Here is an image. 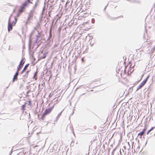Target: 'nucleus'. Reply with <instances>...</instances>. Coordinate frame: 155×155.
<instances>
[{
	"label": "nucleus",
	"instance_id": "obj_1",
	"mask_svg": "<svg viewBox=\"0 0 155 155\" xmlns=\"http://www.w3.org/2000/svg\"><path fill=\"white\" fill-rule=\"evenodd\" d=\"M53 107L54 106H53L52 107H51L48 108L46 109L44 113L41 115V119L42 120H43L45 117V116L49 114L51 112Z\"/></svg>",
	"mask_w": 155,
	"mask_h": 155
},
{
	"label": "nucleus",
	"instance_id": "obj_2",
	"mask_svg": "<svg viewBox=\"0 0 155 155\" xmlns=\"http://www.w3.org/2000/svg\"><path fill=\"white\" fill-rule=\"evenodd\" d=\"M34 12L35 11H32V10L30 11V12L27 18L28 22L29 20H30L32 18L34 15Z\"/></svg>",
	"mask_w": 155,
	"mask_h": 155
},
{
	"label": "nucleus",
	"instance_id": "obj_3",
	"mask_svg": "<svg viewBox=\"0 0 155 155\" xmlns=\"http://www.w3.org/2000/svg\"><path fill=\"white\" fill-rule=\"evenodd\" d=\"M19 74V73L18 71H16L15 74L12 80L13 82H14L15 81L17 80L18 76Z\"/></svg>",
	"mask_w": 155,
	"mask_h": 155
},
{
	"label": "nucleus",
	"instance_id": "obj_4",
	"mask_svg": "<svg viewBox=\"0 0 155 155\" xmlns=\"http://www.w3.org/2000/svg\"><path fill=\"white\" fill-rule=\"evenodd\" d=\"M29 2V0H27L25 1V2L22 4L21 6V8L25 9V7L28 4Z\"/></svg>",
	"mask_w": 155,
	"mask_h": 155
},
{
	"label": "nucleus",
	"instance_id": "obj_5",
	"mask_svg": "<svg viewBox=\"0 0 155 155\" xmlns=\"http://www.w3.org/2000/svg\"><path fill=\"white\" fill-rule=\"evenodd\" d=\"M13 25L11 22H8V32L10 31L12 29Z\"/></svg>",
	"mask_w": 155,
	"mask_h": 155
},
{
	"label": "nucleus",
	"instance_id": "obj_6",
	"mask_svg": "<svg viewBox=\"0 0 155 155\" xmlns=\"http://www.w3.org/2000/svg\"><path fill=\"white\" fill-rule=\"evenodd\" d=\"M150 75H148L146 78L140 84L143 86L146 83Z\"/></svg>",
	"mask_w": 155,
	"mask_h": 155
},
{
	"label": "nucleus",
	"instance_id": "obj_7",
	"mask_svg": "<svg viewBox=\"0 0 155 155\" xmlns=\"http://www.w3.org/2000/svg\"><path fill=\"white\" fill-rule=\"evenodd\" d=\"M146 128H144L142 131H141V132H140L139 133V134H138V136H140L141 137L142 136H143L144 134V133L146 131Z\"/></svg>",
	"mask_w": 155,
	"mask_h": 155
},
{
	"label": "nucleus",
	"instance_id": "obj_8",
	"mask_svg": "<svg viewBox=\"0 0 155 155\" xmlns=\"http://www.w3.org/2000/svg\"><path fill=\"white\" fill-rule=\"evenodd\" d=\"M29 64H26L24 67V68L23 69V70H22V71L20 72V74H22L27 69V68H28V66H29Z\"/></svg>",
	"mask_w": 155,
	"mask_h": 155
},
{
	"label": "nucleus",
	"instance_id": "obj_9",
	"mask_svg": "<svg viewBox=\"0 0 155 155\" xmlns=\"http://www.w3.org/2000/svg\"><path fill=\"white\" fill-rule=\"evenodd\" d=\"M52 27V25H51V26L50 27V31H49V34L48 38V39H47L48 41L51 38L52 36V34L51 33V29Z\"/></svg>",
	"mask_w": 155,
	"mask_h": 155
},
{
	"label": "nucleus",
	"instance_id": "obj_10",
	"mask_svg": "<svg viewBox=\"0 0 155 155\" xmlns=\"http://www.w3.org/2000/svg\"><path fill=\"white\" fill-rule=\"evenodd\" d=\"M25 58H23L21 60L20 63V64H19V65H22V66H23V64H24V63H25Z\"/></svg>",
	"mask_w": 155,
	"mask_h": 155
},
{
	"label": "nucleus",
	"instance_id": "obj_11",
	"mask_svg": "<svg viewBox=\"0 0 155 155\" xmlns=\"http://www.w3.org/2000/svg\"><path fill=\"white\" fill-rule=\"evenodd\" d=\"M32 43V41L31 38H29V41L28 43V47L29 48L31 47V44Z\"/></svg>",
	"mask_w": 155,
	"mask_h": 155
},
{
	"label": "nucleus",
	"instance_id": "obj_12",
	"mask_svg": "<svg viewBox=\"0 0 155 155\" xmlns=\"http://www.w3.org/2000/svg\"><path fill=\"white\" fill-rule=\"evenodd\" d=\"M22 65H19L18 67L17 70L16 71H18V73H19V71L21 70V68L22 67Z\"/></svg>",
	"mask_w": 155,
	"mask_h": 155
},
{
	"label": "nucleus",
	"instance_id": "obj_13",
	"mask_svg": "<svg viewBox=\"0 0 155 155\" xmlns=\"http://www.w3.org/2000/svg\"><path fill=\"white\" fill-rule=\"evenodd\" d=\"M153 79H152L151 80V83H150V85H151V84L153 83ZM151 89H152V88H151V87H150V86H149L148 87V90H147V91H148V90H151Z\"/></svg>",
	"mask_w": 155,
	"mask_h": 155
},
{
	"label": "nucleus",
	"instance_id": "obj_14",
	"mask_svg": "<svg viewBox=\"0 0 155 155\" xmlns=\"http://www.w3.org/2000/svg\"><path fill=\"white\" fill-rule=\"evenodd\" d=\"M37 73L38 72L37 71H36L35 73L34 76L33 77V78L34 79H35V80H36L37 79Z\"/></svg>",
	"mask_w": 155,
	"mask_h": 155
},
{
	"label": "nucleus",
	"instance_id": "obj_15",
	"mask_svg": "<svg viewBox=\"0 0 155 155\" xmlns=\"http://www.w3.org/2000/svg\"><path fill=\"white\" fill-rule=\"evenodd\" d=\"M131 2L140 3V1L137 0H132V1H131Z\"/></svg>",
	"mask_w": 155,
	"mask_h": 155
},
{
	"label": "nucleus",
	"instance_id": "obj_16",
	"mask_svg": "<svg viewBox=\"0 0 155 155\" xmlns=\"http://www.w3.org/2000/svg\"><path fill=\"white\" fill-rule=\"evenodd\" d=\"M37 2H36L35 5L33 7V9H32V11H35V8H36V7L37 6Z\"/></svg>",
	"mask_w": 155,
	"mask_h": 155
},
{
	"label": "nucleus",
	"instance_id": "obj_17",
	"mask_svg": "<svg viewBox=\"0 0 155 155\" xmlns=\"http://www.w3.org/2000/svg\"><path fill=\"white\" fill-rule=\"evenodd\" d=\"M24 10V8H21V7L20 8L18 12L19 13L21 14L23 12Z\"/></svg>",
	"mask_w": 155,
	"mask_h": 155
},
{
	"label": "nucleus",
	"instance_id": "obj_18",
	"mask_svg": "<svg viewBox=\"0 0 155 155\" xmlns=\"http://www.w3.org/2000/svg\"><path fill=\"white\" fill-rule=\"evenodd\" d=\"M15 20L13 21L12 22V23H11L13 25H15V24H16V23L17 22V18L16 17H15Z\"/></svg>",
	"mask_w": 155,
	"mask_h": 155
},
{
	"label": "nucleus",
	"instance_id": "obj_19",
	"mask_svg": "<svg viewBox=\"0 0 155 155\" xmlns=\"http://www.w3.org/2000/svg\"><path fill=\"white\" fill-rule=\"evenodd\" d=\"M155 127V126L154 127H152L147 132V134H148L150 132V131H151V130H153L154 128Z\"/></svg>",
	"mask_w": 155,
	"mask_h": 155
},
{
	"label": "nucleus",
	"instance_id": "obj_20",
	"mask_svg": "<svg viewBox=\"0 0 155 155\" xmlns=\"http://www.w3.org/2000/svg\"><path fill=\"white\" fill-rule=\"evenodd\" d=\"M143 87V86L140 84H139V85L138 86L136 91H137V90H139V89Z\"/></svg>",
	"mask_w": 155,
	"mask_h": 155
},
{
	"label": "nucleus",
	"instance_id": "obj_21",
	"mask_svg": "<svg viewBox=\"0 0 155 155\" xmlns=\"http://www.w3.org/2000/svg\"><path fill=\"white\" fill-rule=\"evenodd\" d=\"M108 18L110 20H113L116 19V18H114L112 17H110L109 16H107Z\"/></svg>",
	"mask_w": 155,
	"mask_h": 155
},
{
	"label": "nucleus",
	"instance_id": "obj_22",
	"mask_svg": "<svg viewBox=\"0 0 155 155\" xmlns=\"http://www.w3.org/2000/svg\"><path fill=\"white\" fill-rule=\"evenodd\" d=\"M26 104V103H25L24 104L22 105V106H21V110H24L25 109V107Z\"/></svg>",
	"mask_w": 155,
	"mask_h": 155
},
{
	"label": "nucleus",
	"instance_id": "obj_23",
	"mask_svg": "<svg viewBox=\"0 0 155 155\" xmlns=\"http://www.w3.org/2000/svg\"><path fill=\"white\" fill-rule=\"evenodd\" d=\"M29 72V71H27L26 72L25 74L23 76V77H27L28 76V72Z\"/></svg>",
	"mask_w": 155,
	"mask_h": 155
},
{
	"label": "nucleus",
	"instance_id": "obj_24",
	"mask_svg": "<svg viewBox=\"0 0 155 155\" xmlns=\"http://www.w3.org/2000/svg\"><path fill=\"white\" fill-rule=\"evenodd\" d=\"M46 57V54L45 53L44 54L43 57H42L41 58H42V59H45V58Z\"/></svg>",
	"mask_w": 155,
	"mask_h": 155
},
{
	"label": "nucleus",
	"instance_id": "obj_25",
	"mask_svg": "<svg viewBox=\"0 0 155 155\" xmlns=\"http://www.w3.org/2000/svg\"><path fill=\"white\" fill-rule=\"evenodd\" d=\"M116 148H117V147H116L114 149H113V150L112 152V155H114V152H115V151Z\"/></svg>",
	"mask_w": 155,
	"mask_h": 155
},
{
	"label": "nucleus",
	"instance_id": "obj_26",
	"mask_svg": "<svg viewBox=\"0 0 155 155\" xmlns=\"http://www.w3.org/2000/svg\"><path fill=\"white\" fill-rule=\"evenodd\" d=\"M12 16V14L10 16V17H9V19H8V22H9V23L10 22V20H11V17Z\"/></svg>",
	"mask_w": 155,
	"mask_h": 155
},
{
	"label": "nucleus",
	"instance_id": "obj_27",
	"mask_svg": "<svg viewBox=\"0 0 155 155\" xmlns=\"http://www.w3.org/2000/svg\"><path fill=\"white\" fill-rule=\"evenodd\" d=\"M36 37H37V38L35 40V42H36V43L37 42V40H38V38H39V37L38 36V35H36Z\"/></svg>",
	"mask_w": 155,
	"mask_h": 155
},
{
	"label": "nucleus",
	"instance_id": "obj_28",
	"mask_svg": "<svg viewBox=\"0 0 155 155\" xmlns=\"http://www.w3.org/2000/svg\"><path fill=\"white\" fill-rule=\"evenodd\" d=\"M61 28H60V27L59 28V29H58V31L59 33H60V32L61 31Z\"/></svg>",
	"mask_w": 155,
	"mask_h": 155
},
{
	"label": "nucleus",
	"instance_id": "obj_29",
	"mask_svg": "<svg viewBox=\"0 0 155 155\" xmlns=\"http://www.w3.org/2000/svg\"><path fill=\"white\" fill-rule=\"evenodd\" d=\"M140 149V147L138 146L137 147V148L136 151L138 150L137 151V152H139L138 150Z\"/></svg>",
	"mask_w": 155,
	"mask_h": 155
},
{
	"label": "nucleus",
	"instance_id": "obj_30",
	"mask_svg": "<svg viewBox=\"0 0 155 155\" xmlns=\"http://www.w3.org/2000/svg\"><path fill=\"white\" fill-rule=\"evenodd\" d=\"M28 104L30 105L31 104V102L30 101H28Z\"/></svg>",
	"mask_w": 155,
	"mask_h": 155
},
{
	"label": "nucleus",
	"instance_id": "obj_31",
	"mask_svg": "<svg viewBox=\"0 0 155 155\" xmlns=\"http://www.w3.org/2000/svg\"><path fill=\"white\" fill-rule=\"evenodd\" d=\"M20 14H21L20 13H19L18 12V13L17 14V17H19Z\"/></svg>",
	"mask_w": 155,
	"mask_h": 155
},
{
	"label": "nucleus",
	"instance_id": "obj_32",
	"mask_svg": "<svg viewBox=\"0 0 155 155\" xmlns=\"http://www.w3.org/2000/svg\"><path fill=\"white\" fill-rule=\"evenodd\" d=\"M12 65H14L15 64V63L14 62H12L11 63Z\"/></svg>",
	"mask_w": 155,
	"mask_h": 155
},
{
	"label": "nucleus",
	"instance_id": "obj_33",
	"mask_svg": "<svg viewBox=\"0 0 155 155\" xmlns=\"http://www.w3.org/2000/svg\"><path fill=\"white\" fill-rule=\"evenodd\" d=\"M94 19H92V23H94Z\"/></svg>",
	"mask_w": 155,
	"mask_h": 155
},
{
	"label": "nucleus",
	"instance_id": "obj_34",
	"mask_svg": "<svg viewBox=\"0 0 155 155\" xmlns=\"http://www.w3.org/2000/svg\"><path fill=\"white\" fill-rule=\"evenodd\" d=\"M107 5L106 6H105V7L104 8V11L105 10V9H106V8L107 7Z\"/></svg>",
	"mask_w": 155,
	"mask_h": 155
},
{
	"label": "nucleus",
	"instance_id": "obj_35",
	"mask_svg": "<svg viewBox=\"0 0 155 155\" xmlns=\"http://www.w3.org/2000/svg\"><path fill=\"white\" fill-rule=\"evenodd\" d=\"M32 33H31L30 34V35L29 38H31V36H32Z\"/></svg>",
	"mask_w": 155,
	"mask_h": 155
},
{
	"label": "nucleus",
	"instance_id": "obj_36",
	"mask_svg": "<svg viewBox=\"0 0 155 155\" xmlns=\"http://www.w3.org/2000/svg\"><path fill=\"white\" fill-rule=\"evenodd\" d=\"M62 112V111H61V112H60L58 115H59V116H60Z\"/></svg>",
	"mask_w": 155,
	"mask_h": 155
},
{
	"label": "nucleus",
	"instance_id": "obj_37",
	"mask_svg": "<svg viewBox=\"0 0 155 155\" xmlns=\"http://www.w3.org/2000/svg\"><path fill=\"white\" fill-rule=\"evenodd\" d=\"M58 46V45H57V44H55V45H54V47H57Z\"/></svg>",
	"mask_w": 155,
	"mask_h": 155
},
{
	"label": "nucleus",
	"instance_id": "obj_38",
	"mask_svg": "<svg viewBox=\"0 0 155 155\" xmlns=\"http://www.w3.org/2000/svg\"><path fill=\"white\" fill-rule=\"evenodd\" d=\"M43 14H44V13H43V12H42V13H41V15H42V17H42V15H43Z\"/></svg>",
	"mask_w": 155,
	"mask_h": 155
},
{
	"label": "nucleus",
	"instance_id": "obj_39",
	"mask_svg": "<svg viewBox=\"0 0 155 155\" xmlns=\"http://www.w3.org/2000/svg\"><path fill=\"white\" fill-rule=\"evenodd\" d=\"M59 116H59V115H58L57 116V118H59Z\"/></svg>",
	"mask_w": 155,
	"mask_h": 155
},
{
	"label": "nucleus",
	"instance_id": "obj_40",
	"mask_svg": "<svg viewBox=\"0 0 155 155\" xmlns=\"http://www.w3.org/2000/svg\"><path fill=\"white\" fill-rule=\"evenodd\" d=\"M73 113H74V112L73 111V112L71 114V116L73 114Z\"/></svg>",
	"mask_w": 155,
	"mask_h": 155
},
{
	"label": "nucleus",
	"instance_id": "obj_41",
	"mask_svg": "<svg viewBox=\"0 0 155 155\" xmlns=\"http://www.w3.org/2000/svg\"><path fill=\"white\" fill-rule=\"evenodd\" d=\"M127 1L130 2H131V1H132V0H127Z\"/></svg>",
	"mask_w": 155,
	"mask_h": 155
},
{
	"label": "nucleus",
	"instance_id": "obj_42",
	"mask_svg": "<svg viewBox=\"0 0 155 155\" xmlns=\"http://www.w3.org/2000/svg\"><path fill=\"white\" fill-rule=\"evenodd\" d=\"M120 154H121V150H120Z\"/></svg>",
	"mask_w": 155,
	"mask_h": 155
},
{
	"label": "nucleus",
	"instance_id": "obj_43",
	"mask_svg": "<svg viewBox=\"0 0 155 155\" xmlns=\"http://www.w3.org/2000/svg\"><path fill=\"white\" fill-rule=\"evenodd\" d=\"M45 10V9L44 10V8L43 9V10H42V12H43Z\"/></svg>",
	"mask_w": 155,
	"mask_h": 155
},
{
	"label": "nucleus",
	"instance_id": "obj_44",
	"mask_svg": "<svg viewBox=\"0 0 155 155\" xmlns=\"http://www.w3.org/2000/svg\"><path fill=\"white\" fill-rule=\"evenodd\" d=\"M128 145H129V146L130 147V145H129V142H128Z\"/></svg>",
	"mask_w": 155,
	"mask_h": 155
},
{
	"label": "nucleus",
	"instance_id": "obj_45",
	"mask_svg": "<svg viewBox=\"0 0 155 155\" xmlns=\"http://www.w3.org/2000/svg\"><path fill=\"white\" fill-rule=\"evenodd\" d=\"M125 70H126V69H125V70H124V72H125Z\"/></svg>",
	"mask_w": 155,
	"mask_h": 155
},
{
	"label": "nucleus",
	"instance_id": "obj_46",
	"mask_svg": "<svg viewBox=\"0 0 155 155\" xmlns=\"http://www.w3.org/2000/svg\"><path fill=\"white\" fill-rule=\"evenodd\" d=\"M38 25H39V24L38 23Z\"/></svg>",
	"mask_w": 155,
	"mask_h": 155
},
{
	"label": "nucleus",
	"instance_id": "obj_47",
	"mask_svg": "<svg viewBox=\"0 0 155 155\" xmlns=\"http://www.w3.org/2000/svg\"><path fill=\"white\" fill-rule=\"evenodd\" d=\"M135 150H134V153L135 152Z\"/></svg>",
	"mask_w": 155,
	"mask_h": 155
},
{
	"label": "nucleus",
	"instance_id": "obj_48",
	"mask_svg": "<svg viewBox=\"0 0 155 155\" xmlns=\"http://www.w3.org/2000/svg\"><path fill=\"white\" fill-rule=\"evenodd\" d=\"M122 150L123 151V152L124 153V150Z\"/></svg>",
	"mask_w": 155,
	"mask_h": 155
},
{
	"label": "nucleus",
	"instance_id": "obj_49",
	"mask_svg": "<svg viewBox=\"0 0 155 155\" xmlns=\"http://www.w3.org/2000/svg\"><path fill=\"white\" fill-rule=\"evenodd\" d=\"M15 10H13V12H15Z\"/></svg>",
	"mask_w": 155,
	"mask_h": 155
},
{
	"label": "nucleus",
	"instance_id": "obj_50",
	"mask_svg": "<svg viewBox=\"0 0 155 155\" xmlns=\"http://www.w3.org/2000/svg\"><path fill=\"white\" fill-rule=\"evenodd\" d=\"M140 152H141V151H139V153H140Z\"/></svg>",
	"mask_w": 155,
	"mask_h": 155
}]
</instances>
